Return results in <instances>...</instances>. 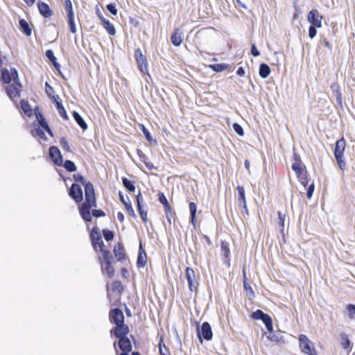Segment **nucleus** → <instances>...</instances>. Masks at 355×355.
I'll use <instances>...</instances> for the list:
<instances>
[{
    "instance_id": "9d476101",
    "label": "nucleus",
    "mask_w": 355,
    "mask_h": 355,
    "mask_svg": "<svg viewBox=\"0 0 355 355\" xmlns=\"http://www.w3.org/2000/svg\"><path fill=\"white\" fill-rule=\"evenodd\" d=\"M308 21L312 24L311 26L320 28L322 26V17L319 15L318 11L315 9L311 10L307 17Z\"/></svg>"
},
{
    "instance_id": "b1692460",
    "label": "nucleus",
    "mask_w": 355,
    "mask_h": 355,
    "mask_svg": "<svg viewBox=\"0 0 355 355\" xmlns=\"http://www.w3.org/2000/svg\"><path fill=\"white\" fill-rule=\"evenodd\" d=\"M237 191L239 193V202L240 205H241L243 209H246V200H245V190L243 187L238 186L237 187Z\"/></svg>"
},
{
    "instance_id": "4c0bfd02",
    "label": "nucleus",
    "mask_w": 355,
    "mask_h": 355,
    "mask_svg": "<svg viewBox=\"0 0 355 355\" xmlns=\"http://www.w3.org/2000/svg\"><path fill=\"white\" fill-rule=\"evenodd\" d=\"M64 167L69 172H73L76 170L75 164L71 160H66L64 163Z\"/></svg>"
},
{
    "instance_id": "864d4df0",
    "label": "nucleus",
    "mask_w": 355,
    "mask_h": 355,
    "mask_svg": "<svg viewBox=\"0 0 355 355\" xmlns=\"http://www.w3.org/2000/svg\"><path fill=\"white\" fill-rule=\"evenodd\" d=\"M342 340H343V343H342L343 347L345 349L349 348V345H350V341H349V340L348 339V338L347 337L346 335H343L342 336Z\"/></svg>"
},
{
    "instance_id": "c85d7f7f",
    "label": "nucleus",
    "mask_w": 355,
    "mask_h": 355,
    "mask_svg": "<svg viewBox=\"0 0 355 355\" xmlns=\"http://www.w3.org/2000/svg\"><path fill=\"white\" fill-rule=\"evenodd\" d=\"M119 198L121 201L125 205L128 214H130V216H132L133 217H136L135 213L132 205L126 201L124 196L120 193Z\"/></svg>"
},
{
    "instance_id": "8fccbe9b",
    "label": "nucleus",
    "mask_w": 355,
    "mask_h": 355,
    "mask_svg": "<svg viewBox=\"0 0 355 355\" xmlns=\"http://www.w3.org/2000/svg\"><path fill=\"white\" fill-rule=\"evenodd\" d=\"M159 348L160 355H171L168 348L164 345L162 346L161 342L159 343Z\"/></svg>"
},
{
    "instance_id": "393cba45",
    "label": "nucleus",
    "mask_w": 355,
    "mask_h": 355,
    "mask_svg": "<svg viewBox=\"0 0 355 355\" xmlns=\"http://www.w3.org/2000/svg\"><path fill=\"white\" fill-rule=\"evenodd\" d=\"M19 26L22 32L26 35L30 36L31 35V28L29 27L28 23L24 19L19 20Z\"/></svg>"
},
{
    "instance_id": "72a5a7b5",
    "label": "nucleus",
    "mask_w": 355,
    "mask_h": 355,
    "mask_svg": "<svg viewBox=\"0 0 355 355\" xmlns=\"http://www.w3.org/2000/svg\"><path fill=\"white\" fill-rule=\"evenodd\" d=\"M229 67L228 64L221 63V64H214L210 65V68H211L216 72H220Z\"/></svg>"
},
{
    "instance_id": "3c124183",
    "label": "nucleus",
    "mask_w": 355,
    "mask_h": 355,
    "mask_svg": "<svg viewBox=\"0 0 355 355\" xmlns=\"http://www.w3.org/2000/svg\"><path fill=\"white\" fill-rule=\"evenodd\" d=\"M45 90L49 97L51 98L54 93L53 88L47 83H45Z\"/></svg>"
},
{
    "instance_id": "de8ad7c7",
    "label": "nucleus",
    "mask_w": 355,
    "mask_h": 355,
    "mask_svg": "<svg viewBox=\"0 0 355 355\" xmlns=\"http://www.w3.org/2000/svg\"><path fill=\"white\" fill-rule=\"evenodd\" d=\"M347 310L350 319H353L355 315V305L348 304L347 306Z\"/></svg>"
},
{
    "instance_id": "e2e57ef3",
    "label": "nucleus",
    "mask_w": 355,
    "mask_h": 355,
    "mask_svg": "<svg viewBox=\"0 0 355 355\" xmlns=\"http://www.w3.org/2000/svg\"><path fill=\"white\" fill-rule=\"evenodd\" d=\"M42 128H44L50 135L53 136L52 131L51 128H49L48 123L46 121H44L43 124H42Z\"/></svg>"
},
{
    "instance_id": "a18cd8bd",
    "label": "nucleus",
    "mask_w": 355,
    "mask_h": 355,
    "mask_svg": "<svg viewBox=\"0 0 355 355\" xmlns=\"http://www.w3.org/2000/svg\"><path fill=\"white\" fill-rule=\"evenodd\" d=\"M73 180L76 182H80L84 186V187H85V184L88 182H86L84 177L79 173L73 175Z\"/></svg>"
},
{
    "instance_id": "e433bc0d",
    "label": "nucleus",
    "mask_w": 355,
    "mask_h": 355,
    "mask_svg": "<svg viewBox=\"0 0 355 355\" xmlns=\"http://www.w3.org/2000/svg\"><path fill=\"white\" fill-rule=\"evenodd\" d=\"M100 251H101V252L102 254L104 263L105 262H110V259H112V257L110 256V251L106 250V249H105V247L101 248H100Z\"/></svg>"
},
{
    "instance_id": "338daca9",
    "label": "nucleus",
    "mask_w": 355,
    "mask_h": 355,
    "mask_svg": "<svg viewBox=\"0 0 355 355\" xmlns=\"http://www.w3.org/2000/svg\"><path fill=\"white\" fill-rule=\"evenodd\" d=\"M36 117H37L40 125L42 126V124H43L44 121H46L44 117L43 116L42 114H37V113H36Z\"/></svg>"
},
{
    "instance_id": "c03bdc74",
    "label": "nucleus",
    "mask_w": 355,
    "mask_h": 355,
    "mask_svg": "<svg viewBox=\"0 0 355 355\" xmlns=\"http://www.w3.org/2000/svg\"><path fill=\"white\" fill-rule=\"evenodd\" d=\"M60 144L63 150H64L67 152L71 151L70 146H69V143L67 141L66 138L62 137L60 140Z\"/></svg>"
},
{
    "instance_id": "dca6fc26",
    "label": "nucleus",
    "mask_w": 355,
    "mask_h": 355,
    "mask_svg": "<svg viewBox=\"0 0 355 355\" xmlns=\"http://www.w3.org/2000/svg\"><path fill=\"white\" fill-rule=\"evenodd\" d=\"M118 345L122 353H129L132 350V345L128 337L119 340Z\"/></svg>"
},
{
    "instance_id": "79ce46f5",
    "label": "nucleus",
    "mask_w": 355,
    "mask_h": 355,
    "mask_svg": "<svg viewBox=\"0 0 355 355\" xmlns=\"http://www.w3.org/2000/svg\"><path fill=\"white\" fill-rule=\"evenodd\" d=\"M64 6L67 16L74 15L71 0H64Z\"/></svg>"
},
{
    "instance_id": "4be33fe9",
    "label": "nucleus",
    "mask_w": 355,
    "mask_h": 355,
    "mask_svg": "<svg viewBox=\"0 0 355 355\" xmlns=\"http://www.w3.org/2000/svg\"><path fill=\"white\" fill-rule=\"evenodd\" d=\"M171 41L174 46H179L182 42V33L178 29L175 30L171 35Z\"/></svg>"
},
{
    "instance_id": "c756f323",
    "label": "nucleus",
    "mask_w": 355,
    "mask_h": 355,
    "mask_svg": "<svg viewBox=\"0 0 355 355\" xmlns=\"http://www.w3.org/2000/svg\"><path fill=\"white\" fill-rule=\"evenodd\" d=\"M303 166L300 160H297L292 165V169L295 172L298 178H300V175L303 173Z\"/></svg>"
},
{
    "instance_id": "f257e3e1",
    "label": "nucleus",
    "mask_w": 355,
    "mask_h": 355,
    "mask_svg": "<svg viewBox=\"0 0 355 355\" xmlns=\"http://www.w3.org/2000/svg\"><path fill=\"white\" fill-rule=\"evenodd\" d=\"M85 202L80 207V213L83 218L87 222H91L92 220L90 208L97 206L95 193L93 184L91 182L85 184Z\"/></svg>"
},
{
    "instance_id": "aec40b11",
    "label": "nucleus",
    "mask_w": 355,
    "mask_h": 355,
    "mask_svg": "<svg viewBox=\"0 0 355 355\" xmlns=\"http://www.w3.org/2000/svg\"><path fill=\"white\" fill-rule=\"evenodd\" d=\"M146 263V254L143 250L141 245H140L139 252L137 257V264L139 268H143Z\"/></svg>"
},
{
    "instance_id": "5fc2aeb1",
    "label": "nucleus",
    "mask_w": 355,
    "mask_h": 355,
    "mask_svg": "<svg viewBox=\"0 0 355 355\" xmlns=\"http://www.w3.org/2000/svg\"><path fill=\"white\" fill-rule=\"evenodd\" d=\"M317 33L316 26H310L309 28V36L310 38L313 39Z\"/></svg>"
},
{
    "instance_id": "58836bf2",
    "label": "nucleus",
    "mask_w": 355,
    "mask_h": 355,
    "mask_svg": "<svg viewBox=\"0 0 355 355\" xmlns=\"http://www.w3.org/2000/svg\"><path fill=\"white\" fill-rule=\"evenodd\" d=\"M138 154H139V157H141V159L144 162L146 166L148 169L152 170L153 168H154L153 164L152 163H150V162H148V159L144 155H141V154H143V153L140 150H138Z\"/></svg>"
},
{
    "instance_id": "680f3d73",
    "label": "nucleus",
    "mask_w": 355,
    "mask_h": 355,
    "mask_svg": "<svg viewBox=\"0 0 355 355\" xmlns=\"http://www.w3.org/2000/svg\"><path fill=\"white\" fill-rule=\"evenodd\" d=\"M270 335L267 336L268 339L273 341V342H278L279 341V336L275 334H272V331L270 332Z\"/></svg>"
},
{
    "instance_id": "13d9d810",
    "label": "nucleus",
    "mask_w": 355,
    "mask_h": 355,
    "mask_svg": "<svg viewBox=\"0 0 355 355\" xmlns=\"http://www.w3.org/2000/svg\"><path fill=\"white\" fill-rule=\"evenodd\" d=\"M92 216L94 217H101L105 216V213L101 210L93 209Z\"/></svg>"
},
{
    "instance_id": "6e6552de",
    "label": "nucleus",
    "mask_w": 355,
    "mask_h": 355,
    "mask_svg": "<svg viewBox=\"0 0 355 355\" xmlns=\"http://www.w3.org/2000/svg\"><path fill=\"white\" fill-rule=\"evenodd\" d=\"M185 275L190 291H196L197 289L198 282L196 279L194 270L191 268L187 267L185 271Z\"/></svg>"
},
{
    "instance_id": "ddd939ff",
    "label": "nucleus",
    "mask_w": 355,
    "mask_h": 355,
    "mask_svg": "<svg viewBox=\"0 0 355 355\" xmlns=\"http://www.w3.org/2000/svg\"><path fill=\"white\" fill-rule=\"evenodd\" d=\"M111 331H112V330ZM113 331L114 336L119 338V340H121L127 338V335L129 333V327L125 324H118L116 325V327L113 329Z\"/></svg>"
},
{
    "instance_id": "0e129e2a",
    "label": "nucleus",
    "mask_w": 355,
    "mask_h": 355,
    "mask_svg": "<svg viewBox=\"0 0 355 355\" xmlns=\"http://www.w3.org/2000/svg\"><path fill=\"white\" fill-rule=\"evenodd\" d=\"M278 218L279 220V224L284 227V220H285V215H283L280 211L278 212Z\"/></svg>"
},
{
    "instance_id": "774afa93",
    "label": "nucleus",
    "mask_w": 355,
    "mask_h": 355,
    "mask_svg": "<svg viewBox=\"0 0 355 355\" xmlns=\"http://www.w3.org/2000/svg\"><path fill=\"white\" fill-rule=\"evenodd\" d=\"M21 107L25 113L28 112L29 109V105L25 103L24 101L21 102Z\"/></svg>"
},
{
    "instance_id": "bf43d9fd",
    "label": "nucleus",
    "mask_w": 355,
    "mask_h": 355,
    "mask_svg": "<svg viewBox=\"0 0 355 355\" xmlns=\"http://www.w3.org/2000/svg\"><path fill=\"white\" fill-rule=\"evenodd\" d=\"M301 182V183L303 184L304 187H306V185L308 184V180L306 178V173H302V175H300V178H298Z\"/></svg>"
},
{
    "instance_id": "7ed1b4c3",
    "label": "nucleus",
    "mask_w": 355,
    "mask_h": 355,
    "mask_svg": "<svg viewBox=\"0 0 355 355\" xmlns=\"http://www.w3.org/2000/svg\"><path fill=\"white\" fill-rule=\"evenodd\" d=\"M300 347L302 352L308 355H317L313 343L305 335L299 338Z\"/></svg>"
},
{
    "instance_id": "9b49d317",
    "label": "nucleus",
    "mask_w": 355,
    "mask_h": 355,
    "mask_svg": "<svg viewBox=\"0 0 355 355\" xmlns=\"http://www.w3.org/2000/svg\"><path fill=\"white\" fill-rule=\"evenodd\" d=\"M199 338L202 336L205 340H209L212 338V330L210 324L207 322L202 323L200 330L198 329Z\"/></svg>"
},
{
    "instance_id": "09e8293b",
    "label": "nucleus",
    "mask_w": 355,
    "mask_h": 355,
    "mask_svg": "<svg viewBox=\"0 0 355 355\" xmlns=\"http://www.w3.org/2000/svg\"><path fill=\"white\" fill-rule=\"evenodd\" d=\"M233 129L239 136H243L244 134L243 128L237 123L233 124Z\"/></svg>"
},
{
    "instance_id": "37998d69",
    "label": "nucleus",
    "mask_w": 355,
    "mask_h": 355,
    "mask_svg": "<svg viewBox=\"0 0 355 355\" xmlns=\"http://www.w3.org/2000/svg\"><path fill=\"white\" fill-rule=\"evenodd\" d=\"M189 207L191 222L193 223V221H194V219L196 217V205L194 202H190Z\"/></svg>"
},
{
    "instance_id": "a878e982",
    "label": "nucleus",
    "mask_w": 355,
    "mask_h": 355,
    "mask_svg": "<svg viewBox=\"0 0 355 355\" xmlns=\"http://www.w3.org/2000/svg\"><path fill=\"white\" fill-rule=\"evenodd\" d=\"M73 116L76 123L80 125V127L85 130L87 128V125L85 123V120L82 118V116L76 111L73 112Z\"/></svg>"
},
{
    "instance_id": "69168bd1",
    "label": "nucleus",
    "mask_w": 355,
    "mask_h": 355,
    "mask_svg": "<svg viewBox=\"0 0 355 355\" xmlns=\"http://www.w3.org/2000/svg\"><path fill=\"white\" fill-rule=\"evenodd\" d=\"M243 276H244V281H243V286L245 290L250 289V293H253L251 287L248 285V284L245 281V269L243 270Z\"/></svg>"
},
{
    "instance_id": "2eb2a0df",
    "label": "nucleus",
    "mask_w": 355,
    "mask_h": 355,
    "mask_svg": "<svg viewBox=\"0 0 355 355\" xmlns=\"http://www.w3.org/2000/svg\"><path fill=\"white\" fill-rule=\"evenodd\" d=\"M137 209H138L139 214L142 220L144 223H146L147 220H148L147 211L144 209V206L142 205L143 198H142L140 192L137 196Z\"/></svg>"
},
{
    "instance_id": "6e6d98bb",
    "label": "nucleus",
    "mask_w": 355,
    "mask_h": 355,
    "mask_svg": "<svg viewBox=\"0 0 355 355\" xmlns=\"http://www.w3.org/2000/svg\"><path fill=\"white\" fill-rule=\"evenodd\" d=\"M314 188H315V186H314L313 183L309 185V187H308L307 191H306V196L309 199H310L312 197L313 191H314Z\"/></svg>"
},
{
    "instance_id": "ea45409f",
    "label": "nucleus",
    "mask_w": 355,
    "mask_h": 355,
    "mask_svg": "<svg viewBox=\"0 0 355 355\" xmlns=\"http://www.w3.org/2000/svg\"><path fill=\"white\" fill-rule=\"evenodd\" d=\"M32 135L33 137H39L41 139H43L44 140L46 139V137L45 136V134L44 131L40 129V128H35L33 130H32Z\"/></svg>"
},
{
    "instance_id": "f03ea898",
    "label": "nucleus",
    "mask_w": 355,
    "mask_h": 355,
    "mask_svg": "<svg viewBox=\"0 0 355 355\" xmlns=\"http://www.w3.org/2000/svg\"><path fill=\"white\" fill-rule=\"evenodd\" d=\"M346 146L345 139H340L336 143L334 156L338 162V165L341 170L345 168L346 164L343 159V153Z\"/></svg>"
},
{
    "instance_id": "603ef678",
    "label": "nucleus",
    "mask_w": 355,
    "mask_h": 355,
    "mask_svg": "<svg viewBox=\"0 0 355 355\" xmlns=\"http://www.w3.org/2000/svg\"><path fill=\"white\" fill-rule=\"evenodd\" d=\"M141 130H142V132L144 133L146 139L148 141H151L153 140V138H152L150 132H148V130L145 128V126L144 125H141Z\"/></svg>"
},
{
    "instance_id": "cd10ccee",
    "label": "nucleus",
    "mask_w": 355,
    "mask_h": 355,
    "mask_svg": "<svg viewBox=\"0 0 355 355\" xmlns=\"http://www.w3.org/2000/svg\"><path fill=\"white\" fill-rule=\"evenodd\" d=\"M102 24L110 35H114L116 34V29L114 25L106 19H103Z\"/></svg>"
},
{
    "instance_id": "1a4fd4ad",
    "label": "nucleus",
    "mask_w": 355,
    "mask_h": 355,
    "mask_svg": "<svg viewBox=\"0 0 355 355\" xmlns=\"http://www.w3.org/2000/svg\"><path fill=\"white\" fill-rule=\"evenodd\" d=\"M69 196L73 198L76 202H80L83 200V191L80 186L76 183H73L69 191Z\"/></svg>"
},
{
    "instance_id": "f3484780",
    "label": "nucleus",
    "mask_w": 355,
    "mask_h": 355,
    "mask_svg": "<svg viewBox=\"0 0 355 355\" xmlns=\"http://www.w3.org/2000/svg\"><path fill=\"white\" fill-rule=\"evenodd\" d=\"M37 6L40 14L44 17L47 18L52 15V10L46 3L43 2H38Z\"/></svg>"
},
{
    "instance_id": "473e14b6",
    "label": "nucleus",
    "mask_w": 355,
    "mask_h": 355,
    "mask_svg": "<svg viewBox=\"0 0 355 355\" xmlns=\"http://www.w3.org/2000/svg\"><path fill=\"white\" fill-rule=\"evenodd\" d=\"M159 201L160 203H162L164 205L165 211H166V213L168 211H171L169 203H168L166 198L164 195V193H159Z\"/></svg>"
},
{
    "instance_id": "423d86ee",
    "label": "nucleus",
    "mask_w": 355,
    "mask_h": 355,
    "mask_svg": "<svg viewBox=\"0 0 355 355\" xmlns=\"http://www.w3.org/2000/svg\"><path fill=\"white\" fill-rule=\"evenodd\" d=\"M1 79L5 83H10L13 80L16 85L19 87H21L20 84L17 83L18 73L15 69H11L10 71L6 69H3L1 70Z\"/></svg>"
},
{
    "instance_id": "c9c22d12",
    "label": "nucleus",
    "mask_w": 355,
    "mask_h": 355,
    "mask_svg": "<svg viewBox=\"0 0 355 355\" xmlns=\"http://www.w3.org/2000/svg\"><path fill=\"white\" fill-rule=\"evenodd\" d=\"M56 108L61 117H62L64 119H68V116L62 103H57Z\"/></svg>"
},
{
    "instance_id": "6ab92c4d",
    "label": "nucleus",
    "mask_w": 355,
    "mask_h": 355,
    "mask_svg": "<svg viewBox=\"0 0 355 355\" xmlns=\"http://www.w3.org/2000/svg\"><path fill=\"white\" fill-rule=\"evenodd\" d=\"M221 250H222V256L224 259V262L227 264L228 266H230V249L228 247V243L227 242L222 241L221 243Z\"/></svg>"
},
{
    "instance_id": "0eeeda50",
    "label": "nucleus",
    "mask_w": 355,
    "mask_h": 355,
    "mask_svg": "<svg viewBox=\"0 0 355 355\" xmlns=\"http://www.w3.org/2000/svg\"><path fill=\"white\" fill-rule=\"evenodd\" d=\"M110 320L116 325L124 324V315L122 311L118 308L110 311Z\"/></svg>"
},
{
    "instance_id": "7c9ffc66",
    "label": "nucleus",
    "mask_w": 355,
    "mask_h": 355,
    "mask_svg": "<svg viewBox=\"0 0 355 355\" xmlns=\"http://www.w3.org/2000/svg\"><path fill=\"white\" fill-rule=\"evenodd\" d=\"M124 251L125 250L123 248L120 244L115 245L114 248V254L115 257L118 260H121L124 257Z\"/></svg>"
},
{
    "instance_id": "bb28decb",
    "label": "nucleus",
    "mask_w": 355,
    "mask_h": 355,
    "mask_svg": "<svg viewBox=\"0 0 355 355\" xmlns=\"http://www.w3.org/2000/svg\"><path fill=\"white\" fill-rule=\"evenodd\" d=\"M259 73L261 78H266L270 73V69L268 64L262 63L259 66Z\"/></svg>"
},
{
    "instance_id": "f8f14e48",
    "label": "nucleus",
    "mask_w": 355,
    "mask_h": 355,
    "mask_svg": "<svg viewBox=\"0 0 355 355\" xmlns=\"http://www.w3.org/2000/svg\"><path fill=\"white\" fill-rule=\"evenodd\" d=\"M91 239L94 250H96L97 247L99 248L105 247L101 236L96 228H93L91 232Z\"/></svg>"
},
{
    "instance_id": "f704fd0d",
    "label": "nucleus",
    "mask_w": 355,
    "mask_h": 355,
    "mask_svg": "<svg viewBox=\"0 0 355 355\" xmlns=\"http://www.w3.org/2000/svg\"><path fill=\"white\" fill-rule=\"evenodd\" d=\"M122 182L124 187L130 192H133L135 190V187L133 183L126 178H122Z\"/></svg>"
},
{
    "instance_id": "2f4dec72",
    "label": "nucleus",
    "mask_w": 355,
    "mask_h": 355,
    "mask_svg": "<svg viewBox=\"0 0 355 355\" xmlns=\"http://www.w3.org/2000/svg\"><path fill=\"white\" fill-rule=\"evenodd\" d=\"M45 55L53 63L55 69L58 70L60 64L57 62L56 58L54 56L53 51L51 49L47 50L45 53Z\"/></svg>"
},
{
    "instance_id": "052dcab7",
    "label": "nucleus",
    "mask_w": 355,
    "mask_h": 355,
    "mask_svg": "<svg viewBox=\"0 0 355 355\" xmlns=\"http://www.w3.org/2000/svg\"><path fill=\"white\" fill-rule=\"evenodd\" d=\"M251 53L253 56L257 57L260 55L259 51L257 50L255 44H252L251 47Z\"/></svg>"
},
{
    "instance_id": "412c9836",
    "label": "nucleus",
    "mask_w": 355,
    "mask_h": 355,
    "mask_svg": "<svg viewBox=\"0 0 355 355\" xmlns=\"http://www.w3.org/2000/svg\"><path fill=\"white\" fill-rule=\"evenodd\" d=\"M6 90L8 96L12 99L19 95V89L14 84L6 87Z\"/></svg>"
},
{
    "instance_id": "a211bd4d",
    "label": "nucleus",
    "mask_w": 355,
    "mask_h": 355,
    "mask_svg": "<svg viewBox=\"0 0 355 355\" xmlns=\"http://www.w3.org/2000/svg\"><path fill=\"white\" fill-rule=\"evenodd\" d=\"M331 88L333 92V94L336 98V101L337 103L342 106L343 102H342V94L340 90V87L338 83H334L331 85Z\"/></svg>"
},
{
    "instance_id": "4468645a",
    "label": "nucleus",
    "mask_w": 355,
    "mask_h": 355,
    "mask_svg": "<svg viewBox=\"0 0 355 355\" xmlns=\"http://www.w3.org/2000/svg\"><path fill=\"white\" fill-rule=\"evenodd\" d=\"M49 156L51 157L55 164L58 166H61L62 164V156L60 153V150L56 146L50 147Z\"/></svg>"
},
{
    "instance_id": "5701e85b",
    "label": "nucleus",
    "mask_w": 355,
    "mask_h": 355,
    "mask_svg": "<svg viewBox=\"0 0 355 355\" xmlns=\"http://www.w3.org/2000/svg\"><path fill=\"white\" fill-rule=\"evenodd\" d=\"M101 269L103 272H105L107 275L112 278L114 275V268L111 265V262H105L101 263Z\"/></svg>"
},
{
    "instance_id": "a19ab883",
    "label": "nucleus",
    "mask_w": 355,
    "mask_h": 355,
    "mask_svg": "<svg viewBox=\"0 0 355 355\" xmlns=\"http://www.w3.org/2000/svg\"><path fill=\"white\" fill-rule=\"evenodd\" d=\"M68 17V24L69 26L70 31L73 33H76V28L74 22V17L73 15L67 16Z\"/></svg>"
},
{
    "instance_id": "20e7f679",
    "label": "nucleus",
    "mask_w": 355,
    "mask_h": 355,
    "mask_svg": "<svg viewBox=\"0 0 355 355\" xmlns=\"http://www.w3.org/2000/svg\"><path fill=\"white\" fill-rule=\"evenodd\" d=\"M135 57L137 61V64L140 72L145 75L148 74V62L145 55H143L141 51L137 49L135 51Z\"/></svg>"
},
{
    "instance_id": "49530a36",
    "label": "nucleus",
    "mask_w": 355,
    "mask_h": 355,
    "mask_svg": "<svg viewBox=\"0 0 355 355\" xmlns=\"http://www.w3.org/2000/svg\"><path fill=\"white\" fill-rule=\"evenodd\" d=\"M103 234L105 239L107 241L112 240L114 238L113 232L108 230H103Z\"/></svg>"
},
{
    "instance_id": "39448f33",
    "label": "nucleus",
    "mask_w": 355,
    "mask_h": 355,
    "mask_svg": "<svg viewBox=\"0 0 355 355\" xmlns=\"http://www.w3.org/2000/svg\"><path fill=\"white\" fill-rule=\"evenodd\" d=\"M252 316L255 320H261L267 330L270 332L272 331V319L268 314L263 313L261 310H257L253 312Z\"/></svg>"
},
{
    "instance_id": "4d7b16f0",
    "label": "nucleus",
    "mask_w": 355,
    "mask_h": 355,
    "mask_svg": "<svg viewBox=\"0 0 355 355\" xmlns=\"http://www.w3.org/2000/svg\"><path fill=\"white\" fill-rule=\"evenodd\" d=\"M106 8L112 15H116L117 14V9L114 4H107Z\"/></svg>"
}]
</instances>
